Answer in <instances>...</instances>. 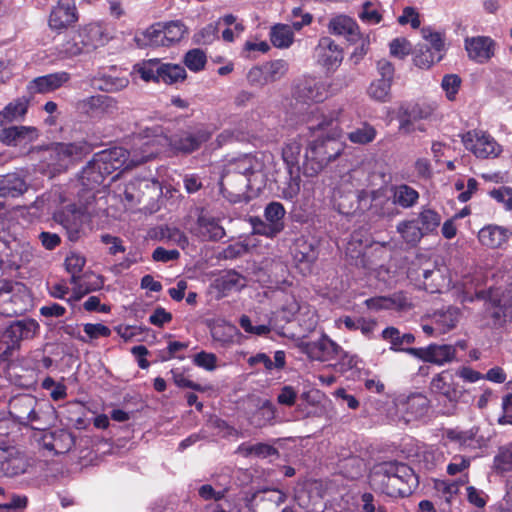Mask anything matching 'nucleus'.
Listing matches in <instances>:
<instances>
[{"label":"nucleus","mask_w":512,"mask_h":512,"mask_svg":"<svg viewBox=\"0 0 512 512\" xmlns=\"http://www.w3.org/2000/svg\"><path fill=\"white\" fill-rule=\"evenodd\" d=\"M370 484L390 497H405L418 486V478L407 464L384 462L374 468Z\"/></svg>","instance_id":"obj_1"},{"label":"nucleus","mask_w":512,"mask_h":512,"mask_svg":"<svg viewBox=\"0 0 512 512\" xmlns=\"http://www.w3.org/2000/svg\"><path fill=\"white\" fill-rule=\"evenodd\" d=\"M130 151L122 147H114L97 153L92 161L83 169V179L100 184L105 176L117 169H128L135 165L130 163Z\"/></svg>","instance_id":"obj_2"},{"label":"nucleus","mask_w":512,"mask_h":512,"mask_svg":"<svg viewBox=\"0 0 512 512\" xmlns=\"http://www.w3.org/2000/svg\"><path fill=\"white\" fill-rule=\"evenodd\" d=\"M169 141L163 129L159 126L147 128L133 140L130 150V163L140 165L168 148Z\"/></svg>","instance_id":"obj_3"},{"label":"nucleus","mask_w":512,"mask_h":512,"mask_svg":"<svg viewBox=\"0 0 512 512\" xmlns=\"http://www.w3.org/2000/svg\"><path fill=\"white\" fill-rule=\"evenodd\" d=\"M335 136H338V134L334 133L332 137L310 143L303 164V173L306 176L317 175L331 160L340 154L342 143L337 141Z\"/></svg>","instance_id":"obj_4"},{"label":"nucleus","mask_w":512,"mask_h":512,"mask_svg":"<svg viewBox=\"0 0 512 512\" xmlns=\"http://www.w3.org/2000/svg\"><path fill=\"white\" fill-rule=\"evenodd\" d=\"M430 410L429 399L421 393L399 395L388 409L387 416L394 422L405 424L422 419Z\"/></svg>","instance_id":"obj_5"},{"label":"nucleus","mask_w":512,"mask_h":512,"mask_svg":"<svg viewBox=\"0 0 512 512\" xmlns=\"http://www.w3.org/2000/svg\"><path fill=\"white\" fill-rule=\"evenodd\" d=\"M87 150L84 142L53 143L42 150L40 158L46 167L56 173L66 169L72 161L80 159Z\"/></svg>","instance_id":"obj_6"},{"label":"nucleus","mask_w":512,"mask_h":512,"mask_svg":"<svg viewBox=\"0 0 512 512\" xmlns=\"http://www.w3.org/2000/svg\"><path fill=\"white\" fill-rule=\"evenodd\" d=\"M332 84L314 75H304L292 87V97L303 104L322 103L332 95Z\"/></svg>","instance_id":"obj_7"},{"label":"nucleus","mask_w":512,"mask_h":512,"mask_svg":"<svg viewBox=\"0 0 512 512\" xmlns=\"http://www.w3.org/2000/svg\"><path fill=\"white\" fill-rule=\"evenodd\" d=\"M37 399L29 394L14 397L9 402V413L20 424H30L33 429L44 430L41 414L36 410Z\"/></svg>","instance_id":"obj_8"},{"label":"nucleus","mask_w":512,"mask_h":512,"mask_svg":"<svg viewBox=\"0 0 512 512\" xmlns=\"http://www.w3.org/2000/svg\"><path fill=\"white\" fill-rule=\"evenodd\" d=\"M98 34L99 29L93 26L74 33L63 43L55 47L57 57L61 60L70 59L82 54L86 49L97 47V43L92 37Z\"/></svg>","instance_id":"obj_9"},{"label":"nucleus","mask_w":512,"mask_h":512,"mask_svg":"<svg viewBox=\"0 0 512 512\" xmlns=\"http://www.w3.org/2000/svg\"><path fill=\"white\" fill-rule=\"evenodd\" d=\"M211 137V133L203 126L190 127L181 130L173 136H168V148L182 153H191L201 147Z\"/></svg>","instance_id":"obj_10"},{"label":"nucleus","mask_w":512,"mask_h":512,"mask_svg":"<svg viewBox=\"0 0 512 512\" xmlns=\"http://www.w3.org/2000/svg\"><path fill=\"white\" fill-rule=\"evenodd\" d=\"M313 57L317 65L327 72H334L341 65L344 53L333 39L323 36L319 39L313 51Z\"/></svg>","instance_id":"obj_11"},{"label":"nucleus","mask_w":512,"mask_h":512,"mask_svg":"<svg viewBox=\"0 0 512 512\" xmlns=\"http://www.w3.org/2000/svg\"><path fill=\"white\" fill-rule=\"evenodd\" d=\"M465 148L477 158L496 157L501 152L500 145L495 139L482 130L468 131L462 137Z\"/></svg>","instance_id":"obj_12"},{"label":"nucleus","mask_w":512,"mask_h":512,"mask_svg":"<svg viewBox=\"0 0 512 512\" xmlns=\"http://www.w3.org/2000/svg\"><path fill=\"white\" fill-rule=\"evenodd\" d=\"M0 248L7 251L6 264L15 269L28 265L34 258L33 247L22 239H6V243H0Z\"/></svg>","instance_id":"obj_13"},{"label":"nucleus","mask_w":512,"mask_h":512,"mask_svg":"<svg viewBox=\"0 0 512 512\" xmlns=\"http://www.w3.org/2000/svg\"><path fill=\"white\" fill-rule=\"evenodd\" d=\"M28 460L14 446H0V477H14L26 472Z\"/></svg>","instance_id":"obj_14"},{"label":"nucleus","mask_w":512,"mask_h":512,"mask_svg":"<svg viewBox=\"0 0 512 512\" xmlns=\"http://www.w3.org/2000/svg\"><path fill=\"white\" fill-rule=\"evenodd\" d=\"M77 11L73 0H60L50 12L48 26L51 30L61 32L77 21Z\"/></svg>","instance_id":"obj_15"},{"label":"nucleus","mask_w":512,"mask_h":512,"mask_svg":"<svg viewBox=\"0 0 512 512\" xmlns=\"http://www.w3.org/2000/svg\"><path fill=\"white\" fill-rule=\"evenodd\" d=\"M84 213L74 204H69L53 214L55 222L60 224L67 232L71 241L79 238L80 229L83 225Z\"/></svg>","instance_id":"obj_16"},{"label":"nucleus","mask_w":512,"mask_h":512,"mask_svg":"<svg viewBox=\"0 0 512 512\" xmlns=\"http://www.w3.org/2000/svg\"><path fill=\"white\" fill-rule=\"evenodd\" d=\"M312 21V16L308 13L302 16V20H293L292 25L277 24L271 28L270 40L271 43L277 48H288L294 41V31L301 30L304 26L309 25Z\"/></svg>","instance_id":"obj_17"},{"label":"nucleus","mask_w":512,"mask_h":512,"mask_svg":"<svg viewBox=\"0 0 512 512\" xmlns=\"http://www.w3.org/2000/svg\"><path fill=\"white\" fill-rule=\"evenodd\" d=\"M407 353L425 362L443 365L454 359L456 350L452 345L431 344L425 348H409Z\"/></svg>","instance_id":"obj_18"},{"label":"nucleus","mask_w":512,"mask_h":512,"mask_svg":"<svg viewBox=\"0 0 512 512\" xmlns=\"http://www.w3.org/2000/svg\"><path fill=\"white\" fill-rule=\"evenodd\" d=\"M70 79L71 76L66 71L39 76L27 84V91L31 95L51 93L64 86Z\"/></svg>","instance_id":"obj_19"},{"label":"nucleus","mask_w":512,"mask_h":512,"mask_svg":"<svg viewBox=\"0 0 512 512\" xmlns=\"http://www.w3.org/2000/svg\"><path fill=\"white\" fill-rule=\"evenodd\" d=\"M479 428L472 427L464 430L460 428H449L443 432V438L459 446L461 449L476 450L481 448L484 443V437L478 435Z\"/></svg>","instance_id":"obj_20"},{"label":"nucleus","mask_w":512,"mask_h":512,"mask_svg":"<svg viewBox=\"0 0 512 512\" xmlns=\"http://www.w3.org/2000/svg\"><path fill=\"white\" fill-rule=\"evenodd\" d=\"M38 130L32 126H11L0 132V141L8 146H26L38 138Z\"/></svg>","instance_id":"obj_21"},{"label":"nucleus","mask_w":512,"mask_h":512,"mask_svg":"<svg viewBox=\"0 0 512 512\" xmlns=\"http://www.w3.org/2000/svg\"><path fill=\"white\" fill-rule=\"evenodd\" d=\"M431 389L451 403H455L461 396V390L450 371H442L436 375L431 381Z\"/></svg>","instance_id":"obj_22"},{"label":"nucleus","mask_w":512,"mask_h":512,"mask_svg":"<svg viewBox=\"0 0 512 512\" xmlns=\"http://www.w3.org/2000/svg\"><path fill=\"white\" fill-rule=\"evenodd\" d=\"M468 57L484 63L493 56V40L486 36L467 37L464 41Z\"/></svg>","instance_id":"obj_23"},{"label":"nucleus","mask_w":512,"mask_h":512,"mask_svg":"<svg viewBox=\"0 0 512 512\" xmlns=\"http://www.w3.org/2000/svg\"><path fill=\"white\" fill-rule=\"evenodd\" d=\"M262 168L263 163L257 157L246 154L231 160L222 177L230 179L232 174H239L241 176L248 177L260 172Z\"/></svg>","instance_id":"obj_24"},{"label":"nucleus","mask_w":512,"mask_h":512,"mask_svg":"<svg viewBox=\"0 0 512 512\" xmlns=\"http://www.w3.org/2000/svg\"><path fill=\"white\" fill-rule=\"evenodd\" d=\"M302 349L312 360L328 361L337 353L338 346L328 337L322 336L316 341L304 343Z\"/></svg>","instance_id":"obj_25"},{"label":"nucleus","mask_w":512,"mask_h":512,"mask_svg":"<svg viewBox=\"0 0 512 512\" xmlns=\"http://www.w3.org/2000/svg\"><path fill=\"white\" fill-rule=\"evenodd\" d=\"M461 317L459 308L449 306L447 308L436 310L431 316L430 321L436 324V331L438 334H446L453 330Z\"/></svg>","instance_id":"obj_26"},{"label":"nucleus","mask_w":512,"mask_h":512,"mask_svg":"<svg viewBox=\"0 0 512 512\" xmlns=\"http://www.w3.org/2000/svg\"><path fill=\"white\" fill-rule=\"evenodd\" d=\"M510 236L509 229L493 224L483 227L478 233L479 242L483 246L492 249L500 248L508 241Z\"/></svg>","instance_id":"obj_27"},{"label":"nucleus","mask_w":512,"mask_h":512,"mask_svg":"<svg viewBox=\"0 0 512 512\" xmlns=\"http://www.w3.org/2000/svg\"><path fill=\"white\" fill-rule=\"evenodd\" d=\"M367 308L370 310H406L410 307L409 300L403 293H395L389 297H375L369 298L364 301Z\"/></svg>","instance_id":"obj_28"},{"label":"nucleus","mask_w":512,"mask_h":512,"mask_svg":"<svg viewBox=\"0 0 512 512\" xmlns=\"http://www.w3.org/2000/svg\"><path fill=\"white\" fill-rule=\"evenodd\" d=\"M196 234L202 240L217 241L225 236V230L216 218L201 215L197 220Z\"/></svg>","instance_id":"obj_29"},{"label":"nucleus","mask_w":512,"mask_h":512,"mask_svg":"<svg viewBox=\"0 0 512 512\" xmlns=\"http://www.w3.org/2000/svg\"><path fill=\"white\" fill-rule=\"evenodd\" d=\"M27 190L25 181L17 174L0 175V196L17 197Z\"/></svg>","instance_id":"obj_30"},{"label":"nucleus","mask_w":512,"mask_h":512,"mask_svg":"<svg viewBox=\"0 0 512 512\" xmlns=\"http://www.w3.org/2000/svg\"><path fill=\"white\" fill-rule=\"evenodd\" d=\"M508 311L507 303L503 302V298L495 299L491 297L485 302V312L492 318L493 325L496 327H501L512 319Z\"/></svg>","instance_id":"obj_31"},{"label":"nucleus","mask_w":512,"mask_h":512,"mask_svg":"<svg viewBox=\"0 0 512 512\" xmlns=\"http://www.w3.org/2000/svg\"><path fill=\"white\" fill-rule=\"evenodd\" d=\"M421 276L423 281L420 287L430 293L441 292V290L448 285L440 269H421Z\"/></svg>","instance_id":"obj_32"},{"label":"nucleus","mask_w":512,"mask_h":512,"mask_svg":"<svg viewBox=\"0 0 512 512\" xmlns=\"http://www.w3.org/2000/svg\"><path fill=\"white\" fill-rule=\"evenodd\" d=\"M28 107L29 100L26 97H21L10 102L0 112V125L22 118L27 113Z\"/></svg>","instance_id":"obj_33"},{"label":"nucleus","mask_w":512,"mask_h":512,"mask_svg":"<svg viewBox=\"0 0 512 512\" xmlns=\"http://www.w3.org/2000/svg\"><path fill=\"white\" fill-rule=\"evenodd\" d=\"M382 337L384 340L388 341L391 344V349L395 351H405L407 349L403 348L404 345L412 344L415 340V337L411 333L401 334L400 331L395 327H388L383 330Z\"/></svg>","instance_id":"obj_34"},{"label":"nucleus","mask_w":512,"mask_h":512,"mask_svg":"<svg viewBox=\"0 0 512 512\" xmlns=\"http://www.w3.org/2000/svg\"><path fill=\"white\" fill-rule=\"evenodd\" d=\"M186 78V70L179 64L161 63L159 66L158 82L174 84Z\"/></svg>","instance_id":"obj_35"},{"label":"nucleus","mask_w":512,"mask_h":512,"mask_svg":"<svg viewBox=\"0 0 512 512\" xmlns=\"http://www.w3.org/2000/svg\"><path fill=\"white\" fill-rule=\"evenodd\" d=\"M419 198V193L408 185H399L394 189L393 203L403 208L414 206Z\"/></svg>","instance_id":"obj_36"},{"label":"nucleus","mask_w":512,"mask_h":512,"mask_svg":"<svg viewBox=\"0 0 512 512\" xmlns=\"http://www.w3.org/2000/svg\"><path fill=\"white\" fill-rule=\"evenodd\" d=\"M301 154V143L293 140L285 145L282 150V158L287 166V171L299 172V159Z\"/></svg>","instance_id":"obj_37"},{"label":"nucleus","mask_w":512,"mask_h":512,"mask_svg":"<svg viewBox=\"0 0 512 512\" xmlns=\"http://www.w3.org/2000/svg\"><path fill=\"white\" fill-rule=\"evenodd\" d=\"M14 285L16 288L13 291L10 306L2 309V314L10 317L20 315L26 311V302L24 300V297L26 296L25 288L18 283H14Z\"/></svg>","instance_id":"obj_38"},{"label":"nucleus","mask_w":512,"mask_h":512,"mask_svg":"<svg viewBox=\"0 0 512 512\" xmlns=\"http://www.w3.org/2000/svg\"><path fill=\"white\" fill-rule=\"evenodd\" d=\"M289 70V64L286 60L277 59L264 64L265 80L273 83L282 79Z\"/></svg>","instance_id":"obj_39"},{"label":"nucleus","mask_w":512,"mask_h":512,"mask_svg":"<svg viewBox=\"0 0 512 512\" xmlns=\"http://www.w3.org/2000/svg\"><path fill=\"white\" fill-rule=\"evenodd\" d=\"M110 99L104 95H96L85 98L77 103V109L85 114L91 115L104 110Z\"/></svg>","instance_id":"obj_40"},{"label":"nucleus","mask_w":512,"mask_h":512,"mask_svg":"<svg viewBox=\"0 0 512 512\" xmlns=\"http://www.w3.org/2000/svg\"><path fill=\"white\" fill-rule=\"evenodd\" d=\"M328 30L333 35L349 38L352 34V18L342 14L336 15L330 19Z\"/></svg>","instance_id":"obj_41"},{"label":"nucleus","mask_w":512,"mask_h":512,"mask_svg":"<svg viewBox=\"0 0 512 512\" xmlns=\"http://www.w3.org/2000/svg\"><path fill=\"white\" fill-rule=\"evenodd\" d=\"M397 230L407 243L413 245L419 242L425 234L414 220L399 223Z\"/></svg>","instance_id":"obj_42"},{"label":"nucleus","mask_w":512,"mask_h":512,"mask_svg":"<svg viewBox=\"0 0 512 512\" xmlns=\"http://www.w3.org/2000/svg\"><path fill=\"white\" fill-rule=\"evenodd\" d=\"M286 496L280 490L265 491L260 498V509L262 512H274L281 504L284 503Z\"/></svg>","instance_id":"obj_43"},{"label":"nucleus","mask_w":512,"mask_h":512,"mask_svg":"<svg viewBox=\"0 0 512 512\" xmlns=\"http://www.w3.org/2000/svg\"><path fill=\"white\" fill-rule=\"evenodd\" d=\"M285 213V208L281 203L271 202L266 206L264 210V218L267 222L271 223L273 226L283 231L285 227L283 221Z\"/></svg>","instance_id":"obj_44"},{"label":"nucleus","mask_w":512,"mask_h":512,"mask_svg":"<svg viewBox=\"0 0 512 512\" xmlns=\"http://www.w3.org/2000/svg\"><path fill=\"white\" fill-rule=\"evenodd\" d=\"M391 85L392 82L387 79H377L370 84L368 95L376 101L387 102L390 99Z\"/></svg>","instance_id":"obj_45"},{"label":"nucleus","mask_w":512,"mask_h":512,"mask_svg":"<svg viewBox=\"0 0 512 512\" xmlns=\"http://www.w3.org/2000/svg\"><path fill=\"white\" fill-rule=\"evenodd\" d=\"M443 58L442 54L432 51L428 45H420L415 57V65L420 68H429L436 62H439Z\"/></svg>","instance_id":"obj_46"},{"label":"nucleus","mask_w":512,"mask_h":512,"mask_svg":"<svg viewBox=\"0 0 512 512\" xmlns=\"http://www.w3.org/2000/svg\"><path fill=\"white\" fill-rule=\"evenodd\" d=\"M159 66H160V61L157 59H152L147 62H143L141 64L135 65L134 72L139 74L141 79H143L146 82H149V81L158 82Z\"/></svg>","instance_id":"obj_47"},{"label":"nucleus","mask_w":512,"mask_h":512,"mask_svg":"<svg viewBox=\"0 0 512 512\" xmlns=\"http://www.w3.org/2000/svg\"><path fill=\"white\" fill-rule=\"evenodd\" d=\"M143 45L159 47L167 46L162 23H157L147 28L143 33Z\"/></svg>","instance_id":"obj_48"},{"label":"nucleus","mask_w":512,"mask_h":512,"mask_svg":"<svg viewBox=\"0 0 512 512\" xmlns=\"http://www.w3.org/2000/svg\"><path fill=\"white\" fill-rule=\"evenodd\" d=\"M166 45H172L180 41L186 33V27L181 21L162 23Z\"/></svg>","instance_id":"obj_49"},{"label":"nucleus","mask_w":512,"mask_h":512,"mask_svg":"<svg viewBox=\"0 0 512 512\" xmlns=\"http://www.w3.org/2000/svg\"><path fill=\"white\" fill-rule=\"evenodd\" d=\"M289 178L284 182L281 189V197L285 200L295 199L300 192V175L296 171H288Z\"/></svg>","instance_id":"obj_50"},{"label":"nucleus","mask_w":512,"mask_h":512,"mask_svg":"<svg viewBox=\"0 0 512 512\" xmlns=\"http://www.w3.org/2000/svg\"><path fill=\"white\" fill-rule=\"evenodd\" d=\"M148 187L149 183L146 180H134L128 183L124 190V198L128 207L135 206L138 202H140L141 194L140 188Z\"/></svg>","instance_id":"obj_51"},{"label":"nucleus","mask_w":512,"mask_h":512,"mask_svg":"<svg viewBox=\"0 0 512 512\" xmlns=\"http://www.w3.org/2000/svg\"><path fill=\"white\" fill-rule=\"evenodd\" d=\"M494 467L501 473L512 471V443L499 451L494 459Z\"/></svg>","instance_id":"obj_52"},{"label":"nucleus","mask_w":512,"mask_h":512,"mask_svg":"<svg viewBox=\"0 0 512 512\" xmlns=\"http://www.w3.org/2000/svg\"><path fill=\"white\" fill-rule=\"evenodd\" d=\"M420 227L424 233L434 231L441 222L440 215L431 209H423L419 215Z\"/></svg>","instance_id":"obj_53"},{"label":"nucleus","mask_w":512,"mask_h":512,"mask_svg":"<svg viewBox=\"0 0 512 512\" xmlns=\"http://www.w3.org/2000/svg\"><path fill=\"white\" fill-rule=\"evenodd\" d=\"M422 36L424 40L426 41L425 45H428V47L439 54L444 53V39L441 33L433 31L430 28H423Z\"/></svg>","instance_id":"obj_54"},{"label":"nucleus","mask_w":512,"mask_h":512,"mask_svg":"<svg viewBox=\"0 0 512 512\" xmlns=\"http://www.w3.org/2000/svg\"><path fill=\"white\" fill-rule=\"evenodd\" d=\"M184 63L191 71L198 72L206 64V55L200 49H192L186 53Z\"/></svg>","instance_id":"obj_55"},{"label":"nucleus","mask_w":512,"mask_h":512,"mask_svg":"<svg viewBox=\"0 0 512 512\" xmlns=\"http://www.w3.org/2000/svg\"><path fill=\"white\" fill-rule=\"evenodd\" d=\"M358 16L362 22L369 25L377 24L382 19V16L379 13L376 5L370 1H367L363 4L362 9L358 13Z\"/></svg>","instance_id":"obj_56"},{"label":"nucleus","mask_w":512,"mask_h":512,"mask_svg":"<svg viewBox=\"0 0 512 512\" xmlns=\"http://www.w3.org/2000/svg\"><path fill=\"white\" fill-rule=\"evenodd\" d=\"M376 137V130L368 123H361L354 129V143L367 144Z\"/></svg>","instance_id":"obj_57"},{"label":"nucleus","mask_w":512,"mask_h":512,"mask_svg":"<svg viewBox=\"0 0 512 512\" xmlns=\"http://www.w3.org/2000/svg\"><path fill=\"white\" fill-rule=\"evenodd\" d=\"M489 195L501 203L505 210L512 211V188L503 186L497 189H493L489 192Z\"/></svg>","instance_id":"obj_58"},{"label":"nucleus","mask_w":512,"mask_h":512,"mask_svg":"<svg viewBox=\"0 0 512 512\" xmlns=\"http://www.w3.org/2000/svg\"><path fill=\"white\" fill-rule=\"evenodd\" d=\"M460 84L461 79L455 74H450L443 77L441 86L445 91L448 100H455L460 88Z\"/></svg>","instance_id":"obj_59"},{"label":"nucleus","mask_w":512,"mask_h":512,"mask_svg":"<svg viewBox=\"0 0 512 512\" xmlns=\"http://www.w3.org/2000/svg\"><path fill=\"white\" fill-rule=\"evenodd\" d=\"M163 239H166L180 247H185L188 244V239L185 234L176 227L166 226L161 229Z\"/></svg>","instance_id":"obj_60"},{"label":"nucleus","mask_w":512,"mask_h":512,"mask_svg":"<svg viewBox=\"0 0 512 512\" xmlns=\"http://www.w3.org/2000/svg\"><path fill=\"white\" fill-rule=\"evenodd\" d=\"M333 204L337 211L345 216H349L352 209V201L349 195H344L341 189H338L333 194Z\"/></svg>","instance_id":"obj_61"},{"label":"nucleus","mask_w":512,"mask_h":512,"mask_svg":"<svg viewBox=\"0 0 512 512\" xmlns=\"http://www.w3.org/2000/svg\"><path fill=\"white\" fill-rule=\"evenodd\" d=\"M85 263V257L76 252H70L65 259V267L70 274H80Z\"/></svg>","instance_id":"obj_62"},{"label":"nucleus","mask_w":512,"mask_h":512,"mask_svg":"<svg viewBox=\"0 0 512 512\" xmlns=\"http://www.w3.org/2000/svg\"><path fill=\"white\" fill-rule=\"evenodd\" d=\"M390 54L396 58L403 59L411 51V44L405 38H396L390 42Z\"/></svg>","instance_id":"obj_63"},{"label":"nucleus","mask_w":512,"mask_h":512,"mask_svg":"<svg viewBox=\"0 0 512 512\" xmlns=\"http://www.w3.org/2000/svg\"><path fill=\"white\" fill-rule=\"evenodd\" d=\"M471 464L469 457L456 455L452 458V461L447 465V473L454 476L459 473H463L468 470Z\"/></svg>","instance_id":"obj_64"}]
</instances>
